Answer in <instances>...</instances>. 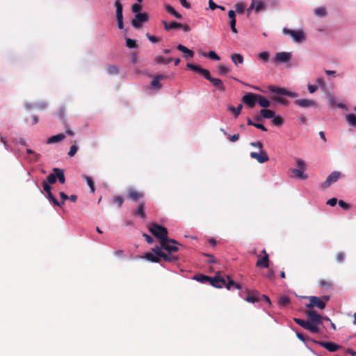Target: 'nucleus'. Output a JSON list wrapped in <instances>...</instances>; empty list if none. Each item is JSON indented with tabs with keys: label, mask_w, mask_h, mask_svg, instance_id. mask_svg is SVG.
Here are the masks:
<instances>
[{
	"label": "nucleus",
	"mask_w": 356,
	"mask_h": 356,
	"mask_svg": "<svg viewBox=\"0 0 356 356\" xmlns=\"http://www.w3.org/2000/svg\"><path fill=\"white\" fill-rule=\"evenodd\" d=\"M268 89L273 93H275L279 95H286L290 97H298V94L293 92H291L287 90L284 88H279L273 85H270L268 86Z\"/></svg>",
	"instance_id": "0eeeda50"
},
{
	"label": "nucleus",
	"mask_w": 356,
	"mask_h": 356,
	"mask_svg": "<svg viewBox=\"0 0 356 356\" xmlns=\"http://www.w3.org/2000/svg\"><path fill=\"white\" fill-rule=\"evenodd\" d=\"M261 253L264 254V257L258 259L256 266L259 268H268L269 266L268 254L265 250H263Z\"/></svg>",
	"instance_id": "f3484780"
},
{
	"label": "nucleus",
	"mask_w": 356,
	"mask_h": 356,
	"mask_svg": "<svg viewBox=\"0 0 356 356\" xmlns=\"http://www.w3.org/2000/svg\"><path fill=\"white\" fill-rule=\"evenodd\" d=\"M170 243H172V244H177L178 243L174 240V239H169L168 238L165 241H163L162 243H161V246L163 249L165 250L166 251H168V252H177L178 251V247L175 245H170Z\"/></svg>",
	"instance_id": "9d476101"
},
{
	"label": "nucleus",
	"mask_w": 356,
	"mask_h": 356,
	"mask_svg": "<svg viewBox=\"0 0 356 356\" xmlns=\"http://www.w3.org/2000/svg\"><path fill=\"white\" fill-rule=\"evenodd\" d=\"M316 84H317L316 86H318V87L320 86V87L324 88L325 86V83L323 78L320 77V78L316 79Z\"/></svg>",
	"instance_id": "e2e57ef3"
},
{
	"label": "nucleus",
	"mask_w": 356,
	"mask_h": 356,
	"mask_svg": "<svg viewBox=\"0 0 356 356\" xmlns=\"http://www.w3.org/2000/svg\"><path fill=\"white\" fill-rule=\"evenodd\" d=\"M346 121L351 126L356 127V115L353 113H350L346 115Z\"/></svg>",
	"instance_id": "4c0bfd02"
},
{
	"label": "nucleus",
	"mask_w": 356,
	"mask_h": 356,
	"mask_svg": "<svg viewBox=\"0 0 356 356\" xmlns=\"http://www.w3.org/2000/svg\"><path fill=\"white\" fill-rule=\"evenodd\" d=\"M305 314L310 319L309 323L314 326H317L322 323L323 316L318 314L316 311L308 309L305 311Z\"/></svg>",
	"instance_id": "20e7f679"
},
{
	"label": "nucleus",
	"mask_w": 356,
	"mask_h": 356,
	"mask_svg": "<svg viewBox=\"0 0 356 356\" xmlns=\"http://www.w3.org/2000/svg\"><path fill=\"white\" fill-rule=\"evenodd\" d=\"M257 102L261 107L264 108H268L270 106V101L260 95H257Z\"/></svg>",
	"instance_id": "c756f323"
},
{
	"label": "nucleus",
	"mask_w": 356,
	"mask_h": 356,
	"mask_svg": "<svg viewBox=\"0 0 356 356\" xmlns=\"http://www.w3.org/2000/svg\"><path fill=\"white\" fill-rule=\"evenodd\" d=\"M269 53L267 51H262L258 54V58L265 63L269 60Z\"/></svg>",
	"instance_id": "79ce46f5"
},
{
	"label": "nucleus",
	"mask_w": 356,
	"mask_h": 356,
	"mask_svg": "<svg viewBox=\"0 0 356 356\" xmlns=\"http://www.w3.org/2000/svg\"><path fill=\"white\" fill-rule=\"evenodd\" d=\"M49 184H54L56 181V172L51 173L47 177V181H45Z\"/></svg>",
	"instance_id": "a18cd8bd"
},
{
	"label": "nucleus",
	"mask_w": 356,
	"mask_h": 356,
	"mask_svg": "<svg viewBox=\"0 0 356 356\" xmlns=\"http://www.w3.org/2000/svg\"><path fill=\"white\" fill-rule=\"evenodd\" d=\"M291 53L290 52H278L275 57V61L279 63H288L291 59Z\"/></svg>",
	"instance_id": "a211bd4d"
},
{
	"label": "nucleus",
	"mask_w": 356,
	"mask_h": 356,
	"mask_svg": "<svg viewBox=\"0 0 356 356\" xmlns=\"http://www.w3.org/2000/svg\"><path fill=\"white\" fill-rule=\"evenodd\" d=\"M293 175L301 179H306L307 178V175L305 174L302 170L298 169H291V170Z\"/></svg>",
	"instance_id": "c9c22d12"
},
{
	"label": "nucleus",
	"mask_w": 356,
	"mask_h": 356,
	"mask_svg": "<svg viewBox=\"0 0 356 356\" xmlns=\"http://www.w3.org/2000/svg\"><path fill=\"white\" fill-rule=\"evenodd\" d=\"M77 149H78V148H77V147L76 146V145H72L70 147V151H69V152H68V155H69V156H70V157L74 156L76 154V152H77Z\"/></svg>",
	"instance_id": "4d7b16f0"
},
{
	"label": "nucleus",
	"mask_w": 356,
	"mask_h": 356,
	"mask_svg": "<svg viewBox=\"0 0 356 356\" xmlns=\"http://www.w3.org/2000/svg\"><path fill=\"white\" fill-rule=\"evenodd\" d=\"M127 197L134 201H138L144 197V193L129 188L127 192Z\"/></svg>",
	"instance_id": "dca6fc26"
},
{
	"label": "nucleus",
	"mask_w": 356,
	"mask_h": 356,
	"mask_svg": "<svg viewBox=\"0 0 356 356\" xmlns=\"http://www.w3.org/2000/svg\"><path fill=\"white\" fill-rule=\"evenodd\" d=\"M209 283L216 288H222L225 283V278L221 277L220 273H218L214 277H211Z\"/></svg>",
	"instance_id": "9b49d317"
},
{
	"label": "nucleus",
	"mask_w": 356,
	"mask_h": 356,
	"mask_svg": "<svg viewBox=\"0 0 356 356\" xmlns=\"http://www.w3.org/2000/svg\"><path fill=\"white\" fill-rule=\"evenodd\" d=\"M295 104L302 108L316 106L317 105L315 101L307 99H297L295 101Z\"/></svg>",
	"instance_id": "aec40b11"
},
{
	"label": "nucleus",
	"mask_w": 356,
	"mask_h": 356,
	"mask_svg": "<svg viewBox=\"0 0 356 356\" xmlns=\"http://www.w3.org/2000/svg\"><path fill=\"white\" fill-rule=\"evenodd\" d=\"M236 20H234L233 19H232V20H229V26L232 29V31L234 33H238L237 29L236 28Z\"/></svg>",
	"instance_id": "680f3d73"
},
{
	"label": "nucleus",
	"mask_w": 356,
	"mask_h": 356,
	"mask_svg": "<svg viewBox=\"0 0 356 356\" xmlns=\"http://www.w3.org/2000/svg\"><path fill=\"white\" fill-rule=\"evenodd\" d=\"M146 36L149 39V40L152 43H157L160 41L159 38H156L154 35H152L149 33H147Z\"/></svg>",
	"instance_id": "052dcab7"
},
{
	"label": "nucleus",
	"mask_w": 356,
	"mask_h": 356,
	"mask_svg": "<svg viewBox=\"0 0 356 356\" xmlns=\"http://www.w3.org/2000/svg\"><path fill=\"white\" fill-rule=\"evenodd\" d=\"M142 9V6L139 3H134L131 6V11L138 13Z\"/></svg>",
	"instance_id": "bf43d9fd"
},
{
	"label": "nucleus",
	"mask_w": 356,
	"mask_h": 356,
	"mask_svg": "<svg viewBox=\"0 0 356 356\" xmlns=\"http://www.w3.org/2000/svg\"><path fill=\"white\" fill-rule=\"evenodd\" d=\"M245 7V4L243 2H238L235 5V9L238 14L244 13Z\"/></svg>",
	"instance_id": "a19ab883"
},
{
	"label": "nucleus",
	"mask_w": 356,
	"mask_h": 356,
	"mask_svg": "<svg viewBox=\"0 0 356 356\" xmlns=\"http://www.w3.org/2000/svg\"><path fill=\"white\" fill-rule=\"evenodd\" d=\"M314 13L316 16H318L320 17H325L327 14V12H326V10L325 8L323 7H319V8H316L315 10H314Z\"/></svg>",
	"instance_id": "58836bf2"
},
{
	"label": "nucleus",
	"mask_w": 356,
	"mask_h": 356,
	"mask_svg": "<svg viewBox=\"0 0 356 356\" xmlns=\"http://www.w3.org/2000/svg\"><path fill=\"white\" fill-rule=\"evenodd\" d=\"M193 279L200 282L206 283L207 282H209V280H211V277L203 275V274H197L194 276Z\"/></svg>",
	"instance_id": "473e14b6"
},
{
	"label": "nucleus",
	"mask_w": 356,
	"mask_h": 356,
	"mask_svg": "<svg viewBox=\"0 0 356 356\" xmlns=\"http://www.w3.org/2000/svg\"><path fill=\"white\" fill-rule=\"evenodd\" d=\"M290 302V299L286 296H282L278 299V304L280 306L286 307Z\"/></svg>",
	"instance_id": "e433bc0d"
},
{
	"label": "nucleus",
	"mask_w": 356,
	"mask_h": 356,
	"mask_svg": "<svg viewBox=\"0 0 356 356\" xmlns=\"http://www.w3.org/2000/svg\"><path fill=\"white\" fill-rule=\"evenodd\" d=\"M283 32L285 34L290 35L294 41L301 42L304 39V33L302 31H293L291 29H284Z\"/></svg>",
	"instance_id": "f8f14e48"
},
{
	"label": "nucleus",
	"mask_w": 356,
	"mask_h": 356,
	"mask_svg": "<svg viewBox=\"0 0 356 356\" xmlns=\"http://www.w3.org/2000/svg\"><path fill=\"white\" fill-rule=\"evenodd\" d=\"M186 67L188 69L202 75L207 80L209 81L213 84V86L218 88L220 91L224 92L226 88L222 80L220 79L212 77L211 76L210 72L208 70L203 69L200 65L192 63H187Z\"/></svg>",
	"instance_id": "f257e3e1"
},
{
	"label": "nucleus",
	"mask_w": 356,
	"mask_h": 356,
	"mask_svg": "<svg viewBox=\"0 0 356 356\" xmlns=\"http://www.w3.org/2000/svg\"><path fill=\"white\" fill-rule=\"evenodd\" d=\"M165 10H166V12L168 13H169L170 15H171L172 16L177 13L175 9L170 4H166L165 6Z\"/></svg>",
	"instance_id": "864d4df0"
},
{
	"label": "nucleus",
	"mask_w": 356,
	"mask_h": 356,
	"mask_svg": "<svg viewBox=\"0 0 356 356\" xmlns=\"http://www.w3.org/2000/svg\"><path fill=\"white\" fill-rule=\"evenodd\" d=\"M266 8V3L263 0H252L250 9H254L258 13Z\"/></svg>",
	"instance_id": "6ab92c4d"
},
{
	"label": "nucleus",
	"mask_w": 356,
	"mask_h": 356,
	"mask_svg": "<svg viewBox=\"0 0 356 356\" xmlns=\"http://www.w3.org/2000/svg\"><path fill=\"white\" fill-rule=\"evenodd\" d=\"M159 253H157V256L162 257L165 261L170 262H175L178 260V257L172 255L170 254H168L163 252L162 250H158Z\"/></svg>",
	"instance_id": "393cba45"
},
{
	"label": "nucleus",
	"mask_w": 356,
	"mask_h": 356,
	"mask_svg": "<svg viewBox=\"0 0 356 356\" xmlns=\"http://www.w3.org/2000/svg\"><path fill=\"white\" fill-rule=\"evenodd\" d=\"M344 258L345 254L341 252H338L336 255V260L339 263L342 262L344 260Z\"/></svg>",
	"instance_id": "69168bd1"
},
{
	"label": "nucleus",
	"mask_w": 356,
	"mask_h": 356,
	"mask_svg": "<svg viewBox=\"0 0 356 356\" xmlns=\"http://www.w3.org/2000/svg\"><path fill=\"white\" fill-rule=\"evenodd\" d=\"M241 102L246 106H248L249 108H252L254 107L257 102V94L248 92L247 94L243 96Z\"/></svg>",
	"instance_id": "1a4fd4ad"
},
{
	"label": "nucleus",
	"mask_w": 356,
	"mask_h": 356,
	"mask_svg": "<svg viewBox=\"0 0 356 356\" xmlns=\"http://www.w3.org/2000/svg\"><path fill=\"white\" fill-rule=\"evenodd\" d=\"M149 231L158 239L160 240V243L168 238V229L161 225L152 223L149 227Z\"/></svg>",
	"instance_id": "f03ea898"
},
{
	"label": "nucleus",
	"mask_w": 356,
	"mask_h": 356,
	"mask_svg": "<svg viewBox=\"0 0 356 356\" xmlns=\"http://www.w3.org/2000/svg\"><path fill=\"white\" fill-rule=\"evenodd\" d=\"M203 56H207L209 58L215 60H219L220 59V57L216 54V52H214L213 51H209L207 55L204 54Z\"/></svg>",
	"instance_id": "3c124183"
},
{
	"label": "nucleus",
	"mask_w": 356,
	"mask_h": 356,
	"mask_svg": "<svg viewBox=\"0 0 356 356\" xmlns=\"http://www.w3.org/2000/svg\"><path fill=\"white\" fill-rule=\"evenodd\" d=\"M126 44L127 47L130 49L137 48L138 45L136 44V41L131 39V38H127L126 39Z\"/></svg>",
	"instance_id": "c03bdc74"
},
{
	"label": "nucleus",
	"mask_w": 356,
	"mask_h": 356,
	"mask_svg": "<svg viewBox=\"0 0 356 356\" xmlns=\"http://www.w3.org/2000/svg\"><path fill=\"white\" fill-rule=\"evenodd\" d=\"M167 78V76L163 74L156 75L154 80L151 82V86L153 88L160 89L162 85L159 83L160 80H163Z\"/></svg>",
	"instance_id": "b1692460"
},
{
	"label": "nucleus",
	"mask_w": 356,
	"mask_h": 356,
	"mask_svg": "<svg viewBox=\"0 0 356 356\" xmlns=\"http://www.w3.org/2000/svg\"><path fill=\"white\" fill-rule=\"evenodd\" d=\"M149 19L147 13H138L135 15L134 18L131 21V25L136 29H140L142 24Z\"/></svg>",
	"instance_id": "7ed1b4c3"
},
{
	"label": "nucleus",
	"mask_w": 356,
	"mask_h": 356,
	"mask_svg": "<svg viewBox=\"0 0 356 356\" xmlns=\"http://www.w3.org/2000/svg\"><path fill=\"white\" fill-rule=\"evenodd\" d=\"M107 73L111 75H115L118 73V67L116 65H109L107 67Z\"/></svg>",
	"instance_id": "ea45409f"
},
{
	"label": "nucleus",
	"mask_w": 356,
	"mask_h": 356,
	"mask_svg": "<svg viewBox=\"0 0 356 356\" xmlns=\"http://www.w3.org/2000/svg\"><path fill=\"white\" fill-rule=\"evenodd\" d=\"M177 49L179 51L183 52L184 54H186V56L189 58H192L194 56V53L192 50L188 49L186 47H185L182 44H179L177 46Z\"/></svg>",
	"instance_id": "2f4dec72"
},
{
	"label": "nucleus",
	"mask_w": 356,
	"mask_h": 356,
	"mask_svg": "<svg viewBox=\"0 0 356 356\" xmlns=\"http://www.w3.org/2000/svg\"><path fill=\"white\" fill-rule=\"evenodd\" d=\"M339 205L341 208H342L344 210H348L350 209V205L348 203H346V202H344L343 200H339Z\"/></svg>",
	"instance_id": "13d9d810"
},
{
	"label": "nucleus",
	"mask_w": 356,
	"mask_h": 356,
	"mask_svg": "<svg viewBox=\"0 0 356 356\" xmlns=\"http://www.w3.org/2000/svg\"><path fill=\"white\" fill-rule=\"evenodd\" d=\"M148 261H150L152 262L158 263L160 261L159 256H157L156 254L154 255L151 252H147L145 254L144 257Z\"/></svg>",
	"instance_id": "72a5a7b5"
},
{
	"label": "nucleus",
	"mask_w": 356,
	"mask_h": 356,
	"mask_svg": "<svg viewBox=\"0 0 356 356\" xmlns=\"http://www.w3.org/2000/svg\"><path fill=\"white\" fill-rule=\"evenodd\" d=\"M272 99L273 101H275V102H277L281 104H283V105L286 106L289 104V101L286 99L279 97V96H275Z\"/></svg>",
	"instance_id": "49530a36"
},
{
	"label": "nucleus",
	"mask_w": 356,
	"mask_h": 356,
	"mask_svg": "<svg viewBox=\"0 0 356 356\" xmlns=\"http://www.w3.org/2000/svg\"><path fill=\"white\" fill-rule=\"evenodd\" d=\"M250 157L256 159L259 163H264L269 160V156L265 151L261 150L259 153L252 152Z\"/></svg>",
	"instance_id": "ddd939ff"
},
{
	"label": "nucleus",
	"mask_w": 356,
	"mask_h": 356,
	"mask_svg": "<svg viewBox=\"0 0 356 356\" xmlns=\"http://www.w3.org/2000/svg\"><path fill=\"white\" fill-rule=\"evenodd\" d=\"M259 114H261L263 118L266 119L273 118L275 115L274 111L269 109H262L260 111Z\"/></svg>",
	"instance_id": "7c9ffc66"
},
{
	"label": "nucleus",
	"mask_w": 356,
	"mask_h": 356,
	"mask_svg": "<svg viewBox=\"0 0 356 356\" xmlns=\"http://www.w3.org/2000/svg\"><path fill=\"white\" fill-rule=\"evenodd\" d=\"M113 202L118 204V206L121 207L124 203V198L120 195L115 196L113 199Z\"/></svg>",
	"instance_id": "8fccbe9b"
},
{
	"label": "nucleus",
	"mask_w": 356,
	"mask_h": 356,
	"mask_svg": "<svg viewBox=\"0 0 356 356\" xmlns=\"http://www.w3.org/2000/svg\"><path fill=\"white\" fill-rule=\"evenodd\" d=\"M294 322H296L298 325L303 327L304 329L309 330L312 333H318L319 332V328L317 326H314L312 323H309V321H305L300 318H294Z\"/></svg>",
	"instance_id": "6e6552de"
},
{
	"label": "nucleus",
	"mask_w": 356,
	"mask_h": 356,
	"mask_svg": "<svg viewBox=\"0 0 356 356\" xmlns=\"http://www.w3.org/2000/svg\"><path fill=\"white\" fill-rule=\"evenodd\" d=\"M218 68L220 74H226L230 72V70L223 65H220Z\"/></svg>",
	"instance_id": "603ef678"
},
{
	"label": "nucleus",
	"mask_w": 356,
	"mask_h": 356,
	"mask_svg": "<svg viewBox=\"0 0 356 356\" xmlns=\"http://www.w3.org/2000/svg\"><path fill=\"white\" fill-rule=\"evenodd\" d=\"M47 198L52 202V203L55 205V206H58V207H60L61 206V204L58 201V200L54 196V195L52 194V193H49V194H47Z\"/></svg>",
	"instance_id": "de8ad7c7"
},
{
	"label": "nucleus",
	"mask_w": 356,
	"mask_h": 356,
	"mask_svg": "<svg viewBox=\"0 0 356 356\" xmlns=\"http://www.w3.org/2000/svg\"><path fill=\"white\" fill-rule=\"evenodd\" d=\"M155 61L159 64H168V62H167V59L161 56H158L155 58Z\"/></svg>",
	"instance_id": "6e6d98bb"
},
{
	"label": "nucleus",
	"mask_w": 356,
	"mask_h": 356,
	"mask_svg": "<svg viewBox=\"0 0 356 356\" xmlns=\"http://www.w3.org/2000/svg\"><path fill=\"white\" fill-rule=\"evenodd\" d=\"M42 186L44 191L47 193V194H49V193H51V187L49 186L48 183H47L46 181H43Z\"/></svg>",
	"instance_id": "0e129e2a"
},
{
	"label": "nucleus",
	"mask_w": 356,
	"mask_h": 356,
	"mask_svg": "<svg viewBox=\"0 0 356 356\" xmlns=\"http://www.w3.org/2000/svg\"><path fill=\"white\" fill-rule=\"evenodd\" d=\"M273 123L274 125L275 126H277V127H280V126H282L284 123V120H283V118L278 115V116H274V118H273Z\"/></svg>",
	"instance_id": "37998d69"
},
{
	"label": "nucleus",
	"mask_w": 356,
	"mask_h": 356,
	"mask_svg": "<svg viewBox=\"0 0 356 356\" xmlns=\"http://www.w3.org/2000/svg\"><path fill=\"white\" fill-rule=\"evenodd\" d=\"M307 298L309 300V303L306 305L307 309H312L314 307L323 309L325 307V302L319 297L309 296Z\"/></svg>",
	"instance_id": "39448f33"
},
{
	"label": "nucleus",
	"mask_w": 356,
	"mask_h": 356,
	"mask_svg": "<svg viewBox=\"0 0 356 356\" xmlns=\"http://www.w3.org/2000/svg\"><path fill=\"white\" fill-rule=\"evenodd\" d=\"M243 108V105L239 104L237 108H235L234 106H229L228 110L232 112L236 117L238 116L241 112Z\"/></svg>",
	"instance_id": "f704fd0d"
},
{
	"label": "nucleus",
	"mask_w": 356,
	"mask_h": 356,
	"mask_svg": "<svg viewBox=\"0 0 356 356\" xmlns=\"http://www.w3.org/2000/svg\"><path fill=\"white\" fill-rule=\"evenodd\" d=\"M53 172H56V179H58L59 182L64 184L65 181L64 171L60 168H54Z\"/></svg>",
	"instance_id": "bb28decb"
},
{
	"label": "nucleus",
	"mask_w": 356,
	"mask_h": 356,
	"mask_svg": "<svg viewBox=\"0 0 356 356\" xmlns=\"http://www.w3.org/2000/svg\"><path fill=\"white\" fill-rule=\"evenodd\" d=\"M247 296L244 298V300L248 302L255 303L260 300L259 298V292L258 291H250L246 289Z\"/></svg>",
	"instance_id": "412c9836"
},
{
	"label": "nucleus",
	"mask_w": 356,
	"mask_h": 356,
	"mask_svg": "<svg viewBox=\"0 0 356 356\" xmlns=\"http://www.w3.org/2000/svg\"><path fill=\"white\" fill-rule=\"evenodd\" d=\"M224 286H225L227 290H232V288L236 289H241L242 288L240 284L236 283L229 276L225 278Z\"/></svg>",
	"instance_id": "4be33fe9"
},
{
	"label": "nucleus",
	"mask_w": 356,
	"mask_h": 356,
	"mask_svg": "<svg viewBox=\"0 0 356 356\" xmlns=\"http://www.w3.org/2000/svg\"><path fill=\"white\" fill-rule=\"evenodd\" d=\"M145 204L144 202H141L139 203L137 209L133 211L132 214L134 216H138L142 219H145L146 218V214L145 212Z\"/></svg>",
	"instance_id": "5701e85b"
},
{
	"label": "nucleus",
	"mask_w": 356,
	"mask_h": 356,
	"mask_svg": "<svg viewBox=\"0 0 356 356\" xmlns=\"http://www.w3.org/2000/svg\"><path fill=\"white\" fill-rule=\"evenodd\" d=\"M341 176V172L337 171L332 172L323 182V186L325 188L329 187L332 183L336 182Z\"/></svg>",
	"instance_id": "2eb2a0df"
},
{
	"label": "nucleus",
	"mask_w": 356,
	"mask_h": 356,
	"mask_svg": "<svg viewBox=\"0 0 356 356\" xmlns=\"http://www.w3.org/2000/svg\"><path fill=\"white\" fill-rule=\"evenodd\" d=\"M231 59L236 65L238 64H242L244 62L243 56L241 54L237 53L232 54L231 55Z\"/></svg>",
	"instance_id": "c85d7f7f"
},
{
	"label": "nucleus",
	"mask_w": 356,
	"mask_h": 356,
	"mask_svg": "<svg viewBox=\"0 0 356 356\" xmlns=\"http://www.w3.org/2000/svg\"><path fill=\"white\" fill-rule=\"evenodd\" d=\"M266 277L268 278L269 280H274L275 279V272L273 269H269L268 272L266 275Z\"/></svg>",
	"instance_id": "338daca9"
},
{
	"label": "nucleus",
	"mask_w": 356,
	"mask_h": 356,
	"mask_svg": "<svg viewBox=\"0 0 356 356\" xmlns=\"http://www.w3.org/2000/svg\"><path fill=\"white\" fill-rule=\"evenodd\" d=\"M65 138V135L64 134H59L55 136H53L48 138L47 143H56L60 142Z\"/></svg>",
	"instance_id": "cd10ccee"
},
{
	"label": "nucleus",
	"mask_w": 356,
	"mask_h": 356,
	"mask_svg": "<svg viewBox=\"0 0 356 356\" xmlns=\"http://www.w3.org/2000/svg\"><path fill=\"white\" fill-rule=\"evenodd\" d=\"M116 8V19L118 22V26L119 29L124 28L123 24V6L121 0H115L114 3Z\"/></svg>",
	"instance_id": "423d86ee"
},
{
	"label": "nucleus",
	"mask_w": 356,
	"mask_h": 356,
	"mask_svg": "<svg viewBox=\"0 0 356 356\" xmlns=\"http://www.w3.org/2000/svg\"><path fill=\"white\" fill-rule=\"evenodd\" d=\"M84 178H85L86 181H87V184H88L89 187L91 190V192L94 193L95 192V184H94V181H92V178L90 177H88V176H85Z\"/></svg>",
	"instance_id": "09e8293b"
},
{
	"label": "nucleus",
	"mask_w": 356,
	"mask_h": 356,
	"mask_svg": "<svg viewBox=\"0 0 356 356\" xmlns=\"http://www.w3.org/2000/svg\"><path fill=\"white\" fill-rule=\"evenodd\" d=\"M329 103L332 107H334L336 106V98L334 95L329 94L327 96Z\"/></svg>",
	"instance_id": "5fc2aeb1"
},
{
	"label": "nucleus",
	"mask_w": 356,
	"mask_h": 356,
	"mask_svg": "<svg viewBox=\"0 0 356 356\" xmlns=\"http://www.w3.org/2000/svg\"><path fill=\"white\" fill-rule=\"evenodd\" d=\"M330 352H335L341 348V346L330 341H315Z\"/></svg>",
	"instance_id": "4468645a"
},
{
	"label": "nucleus",
	"mask_w": 356,
	"mask_h": 356,
	"mask_svg": "<svg viewBox=\"0 0 356 356\" xmlns=\"http://www.w3.org/2000/svg\"><path fill=\"white\" fill-rule=\"evenodd\" d=\"M319 284L321 286H324V287H330L332 286V283L329 281H326V280H321L319 282Z\"/></svg>",
	"instance_id": "774afa93"
},
{
	"label": "nucleus",
	"mask_w": 356,
	"mask_h": 356,
	"mask_svg": "<svg viewBox=\"0 0 356 356\" xmlns=\"http://www.w3.org/2000/svg\"><path fill=\"white\" fill-rule=\"evenodd\" d=\"M162 24H163L164 29L166 31H170L171 29H180L181 26V24L176 22H172L171 23H168L165 21H162Z\"/></svg>",
	"instance_id": "a878e982"
}]
</instances>
